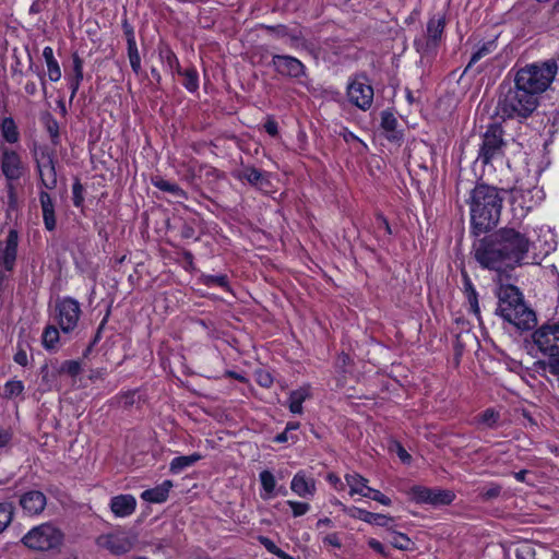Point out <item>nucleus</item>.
Listing matches in <instances>:
<instances>
[{
    "label": "nucleus",
    "mask_w": 559,
    "mask_h": 559,
    "mask_svg": "<svg viewBox=\"0 0 559 559\" xmlns=\"http://www.w3.org/2000/svg\"><path fill=\"white\" fill-rule=\"evenodd\" d=\"M558 71L557 62H535L518 70L514 87L502 92L497 112L503 118H527L538 106L539 96L554 81Z\"/></svg>",
    "instance_id": "obj_1"
},
{
    "label": "nucleus",
    "mask_w": 559,
    "mask_h": 559,
    "mask_svg": "<svg viewBox=\"0 0 559 559\" xmlns=\"http://www.w3.org/2000/svg\"><path fill=\"white\" fill-rule=\"evenodd\" d=\"M531 248L525 231L502 227L484 238L475 250V259L485 269L501 272L522 265Z\"/></svg>",
    "instance_id": "obj_2"
},
{
    "label": "nucleus",
    "mask_w": 559,
    "mask_h": 559,
    "mask_svg": "<svg viewBox=\"0 0 559 559\" xmlns=\"http://www.w3.org/2000/svg\"><path fill=\"white\" fill-rule=\"evenodd\" d=\"M503 198L488 185H477L469 194L471 225L475 235L492 229L499 222Z\"/></svg>",
    "instance_id": "obj_3"
},
{
    "label": "nucleus",
    "mask_w": 559,
    "mask_h": 559,
    "mask_svg": "<svg viewBox=\"0 0 559 559\" xmlns=\"http://www.w3.org/2000/svg\"><path fill=\"white\" fill-rule=\"evenodd\" d=\"M498 307L496 313L519 330H531L537 323L535 312L530 309L522 293L514 285H500L497 293Z\"/></svg>",
    "instance_id": "obj_4"
},
{
    "label": "nucleus",
    "mask_w": 559,
    "mask_h": 559,
    "mask_svg": "<svg viewBox=\"0 0 559 559\" xmlns=\"http://www.w3.org/2000/svg\"><path fill=\"white\" fill-rule=\"evenodd\" d=\"M445 14L432 15L426 26V31L414 40V47L421 59L430 60L436 57L443 39L445 28Z\"/></svg>",
    "instance_id": "obj_5"
},
{
    "label": "nucleus",
    "mask_w": 559,
    "mask_h": 559,
    "mask_svg": "<svg viewBox=\"0 0 559 559\" xmlns=\"http://www.w3.org/2000/svg\"><path fill=\"white\" fill-rule=\"evenodd\" d=\"M63 534L52 523H43L33 527L22 538V543L29 549L48 551L62 545Z\"/></svg>",
    "instance_id": "obj_6"
},
{
    "label": "nucleus",
    "mask_w": 559,
    "mask_h": 559,
    "mask_svg": "<svg viewBox=\"0 0 559 559\" xmlns=\"http://www.w3.org/2000/svg\"><path fill=\"white\" fill-rule=\"evenodd\" d=\"M260 28L264 29L275 39L283 40L284 44L296 51L310 50L311 43L305 34V27L299 24H260Z\"/></svg>",
    "instance_id": "obj_7"
},
{
    "label": "nucleus",
    "mask_w": 559,
    "mask_h": 559,
    "mask_svg": "<svg viewBox=\"0 0 559 559\" xmlns=\"http://www.w3.org/2000/svg\"><path fill=\"white\" fill-rule=\"evenodd\" d=\"M504 146L506 142L501 126L491 124L483 135L477 159L484 165L491 164L503 156Z\"/></svg>",
    "instance_id": "obj_8"
},
{
    "label": "nucleus",
    "mask_w": 559,
    "mask_h": 559,
    "mask_svg": "<svg viewBox=\"0 0 559 559\" xmlns=\"http://www.w3.org/2000/svg\"><path fill=\"white\" fill-rule=\"evenodd\" d=\"M533 340L538 349L550 357V369L556 372L559 369V337L554 324L543 325L533 334Z\"/></svg>",
    "instance_id": "obj_9"
},
{
    "label": "nucleus",
    "mask_w": 559,
    "mask_h": 559,
    "mask_svg": "<svg viewBox=\"0 0 559 559\" xmlns=\"http://www.w3.org/2000/svg\"><path fill=\"white\" fill-rule=\"evenodd\" d=\"M271 67L278 75L296 80L300 84H305L308 79L307 67L290 55H273Z\"/></svg>",
    "instance_id": "obj_10"
},
{
    "label": "nucleus",
    "mask_w": 559,
    "mask_h": 559,
    "mask_svg": "<svg viewBox=\"0 0 559 559\" xmlns=\"http://www.w3.org/2000/svg\"><path fill=\"white\" fill-rule=\"evenodd\" d=\"M81 307L78 300L63 297L56 301V321L63 333L72 332L79 323Z\"/></svg>",
    "instance_id": "obj_11"
},
{
    "label": "nucleus",
    "mask_w": 559,
    "mask_h": 559,
    "mask_svg": "<svg viewBox=\"0 0 559 559\" xmlns=\"http://www.w3.org/2000/svg\"><path fill=\"white\" fill-rule=\"evenodd\" d=\"M409 495L416 503H427L433 507L449 506L455 499V493L448 489H435L424 486H414Z\"/></svg>",
    "instance_id": "obj_12"
},
{
    "label": "nucleus",
    "mask_w": 559,
    "mask_h": 559,
    "mask_svg": "<svg viewBox=\"0 0 559 559\" xmlns=\"http://www.w3.org/2000/svg\"><path fill=\"white\" fill-rule=\"evenodd\" d=\"M540 190L536 187L523 188L515 186L511 190V205L516 213L520 211V216H525L537 203L542 200Z\"/></svg>",
    "instance_id": "obj_13"
},
{
    "label": "nucleus",
    "mask_w": 559,
    "mask_h": 559,
    "mask_svg": "<svg viewBox=\"0 0 559 559\" xmlns=\"http://www.w3.org/2000/svg\"><path fill=\"white\" fill-rule=\"evenodd\" d=\"M19 245V233L11 228L4 241L0 240V282L5 272H12L15 266Z\"/></svg>",
    "instance_id": "obj_14"
},
{
    "label": "nucleus",
    "mask_w": 559,
    "mask_h": 559,
    "mask_svg": "<svg viewBox=\"0 0 559 559\" xmlns=\"http://www.w3.org/2000/svg\"><path fill=\"white\" fill-rule=\"evenodd\" d=\"M96 545L112 555L120 556L133 548V540L124 532H112L99 535L96 538Z\"/></svg>",
    "instance_id": "obj_15"
},
{
    "label": "nucleus",
    "mask_w": 559,
    "mask_h": 559,
    "mask_svg": "<svg viewBox=\"0 0 559 559\" xmlns=\"http://www.w3.org/2000/svg\"><path fill=\"white\" fill-rule=\"evenodd\" d=\"M347 97L349 103L362 110H367L373 102V88L365 78H357L349 83Z\"/></svg>",
    "instance_id": "obj_16"
},
{
    "label": "nucleus",
    "mask_w": 559,
    "mask_h": 559,
    "mask_svg": "<svg viewBox=\"0 0 559 559\" xmlns=\"http://www.w3.org/2000/svg\"><path fill=\"white\" fill-rule=\"evenodd\" d=\"M36 162L43 186L47 189L56 188L57 174L51 154L43 152L40 156L36 158Z\"/></svg>",
    "instance_id": "obj_17"
},
{
    "label": "nucleus",
    "mask_w": 559,
    "mask_h": 559,
    "mask_svg": "<svg viewBox=\"0 0 559 559\" xmlns=\"http://www.w3.org/2000/svg\"><path fill=\"white\" fill-rule=\"evenodd\" d=\"M46 504V496L39 490H29L20 497V506L28 515L40 514L45 510Z\"/></svg>",
    "instance_id": "obj_18"
},
{
    "label": "nucleus",
    "mask_w": 559,
    "mask_h": 559,
    "mask_svg": "<svg viewBox=\"0 0 559 559\" xmlns=\"http://www.w3.org/2000/svg\"><path fill=\"white\" fill-rule=\"evenodd\" d=\"M290 489L294 493L301 498H312L317 491L316 480L308 477L305 472H297L292 481Z\"/></svg>",
    "instance_id": "obj_19"
},
{
    "label": "nucleus",
    "mask_w": 559,
    "mask_h": 559,
    "mask_svg": "<svg viewBox=\"0 0 559 559\" xmlns=\"http://www.w3.org/2000/svg\"><path fill=\"white\" fill-rule=\"evenodd\" d=\"M1 169L8 180H16L22 175L21 158L14 151L4 150L2 153Z\"/></svg>",
    "instance_id": "obj_20"
},
{
    "label": "nucleus",
    "mask_w": 559,
    "mask_h": 559,
    "mask_svg": "<svg viewBox=\"0 0 559 559\" xmlns=\"http://www.w3.org/2000/svg\"><path fill=\"white\" fill-rule=\"evenodd\" d=\"M82 370L81 364L78 360H64L60 365H52L49 367L45 365L41 367V373L44 380L48 379V377H59L62 373L69 374L71 377H76L80 374Z\"/></svg>",
    "instance_id": "obj_21"
},
{
    "label": "nucleus",
    "mask_w": 559,
    "mask_h": 559,
    "mask_svg": "<svg viewBox=\"0 0 559 559\" xmlns=\"http://www.w3.org/2000/svg\"><path fill=\"white\" fill-rule=\"evenodd\" d=\"M110 510L117 518L131 515L136 508V499L132 495H118L110 500Z\"/></svg>",
    "instance_id": "obj_22"
},
{
    "label": "nucleus",
    "mask_w": 559,
    "mask_h": 559,
    "mask_svg": "<svg viewBox=\"0 0 559 559\" xmlns=\"http://www.w3.org/2000/svg\"><path fill=\"white\" fill-rule=\"evenodd\" d=\"M516 559H558V555L554 550L540 549L537 554L534 545L531 543H521L515 549Z\"/></svg>",
    "instance_id": "obj_23"
},
{
    "label": "nucleus",
    "mask_w": 559,
    "mask_h": 559,
    "mask_svg": "<svg viewBox=\"0 0 559 559\" xmlns=\"http://www.w3.org/2000/svg\"><path fill=\"white\" fill-rule=\"evenodd\" d=\"M174 484L171 480L166 479L154 488L146 489L141 493V498L151 503H163L167 500L169 491Z\"/></svg>",
    "instance_id": "obj_24"
},
{
    "label": "nucleus",
    "mask_w": 559,
    "mask_h": 559,
    "mask_svg": "<svg viewBox=\"0 0 559 559\" xmlns=\"http://www.w3.org/2000/svg\"><path fill=\"white\" fill-rule=\"evenodd\" d=\"M234 176L239 180H246L252 186L263 187L269 183L265 173H262L255 167L246 166L234 173Z\"/></svg>",
    "instance_id": "obj_25"
},
{
    "label": "nucleus",
    "mask_w": 559,
    "mask_h": 559,
    "mask_svg": "<svg viewBox=\"0 0 559 559\" xmlns=\"http://www.w3.org/2000/svg\"><path fill=\"white\" fill-rule=\"evenodd\" d=\"M158 57L164 68L170 72V74H181V67L176 53L167 45H162L158 48Z\"/></svg>",
    "instance_id": "obj_26"
},
{
    "label": "nucleus",
    "mask_w": 559,
    "mask_h": 559,
    "mask_svg": "<svg viewBox=\"0 0 559 559\" xmlns=\"http://www.w3.org/2000/svg\"><path fill=\"white\" fill-rule=\"evenodd\" d=\"M463 292L469 306V310L479 319L480 309L478 304V295L466 272H462Z\"/></svg>",
    "instance_id": "obj_27"
},
{
    "label": "nucleus",
    "mask_w": 559,
    "mask_h": 559,
    "mask_svg": "<svg viewBox=\"0 0 559 559\" xmlns=\"http://www.w3.org/2000/svg\"><path fill=\"white\" fill-rule=\"evenodd\" d=\"M259 479L261 483L260 497L263 500L272 499L276 496L277 483L275 476L269 469L260 472Z\"/></svg>",
    "instance_id": "obj_28"
},
{
    "label": "nucleus",
    "mask_w": 559,
    "mask_h": 559,
    "mask_svg": "<svg viewBox=\"0 0 559 559\" xmlns=\"http://www.w3.org/2000/svg\"><path fill=\"white\" fill-rule=\"evenodd\" d=\"M346 485L349 487V496L359 495L364 497L366 495L368 486V479L357 473L345 475Z\"/></svg>",
    "instance_id": "obj_29"
},
{
    "label": "nucleus",
    "mask_w": 559,
    "mask_h": 559,
    "mask_svg": "<svg viewBox=\"0 0 559 559\" xmlns=\"http://www.w3.org/2000/svg\"><path fill=\"white\" fill-rule=\"evenodd\" d=\"M310 396V388L301 386L297 390H294L289 393L288 397V407L289 411L294 414H301L302 403Z\"/></svg>",
    "instance_id": "obj_30"
},
{
    "label": "nucleus",
    "mask_w": 559,
    "mask_h": 559,
    "mask_svg": "<svg viewBox=\"0 0 559 559\" xmlns=\"http://www.w3.org/2000/svg\"><path fill=\"white\" fill-rule=\"evenodd\" d=\"M202 459L200 453H192L190 455L176 456L169 464V472L171 474H180L188 467L194 465Z\"/></svg>",
    "instance_id": "obj_31"
},
{
    "label": "nucleus",
    "mask_w": 559,
    "mask_h": 559,
    "mask_svg": "<svg viewBox=\"0 0 559 559\" xmlns=\"http://www.w3.org/2000/svg\"><path fill=\"white\" fill-rule=\"evenodd\" d=\"M152 185L160 191L168 192L178 199H188L187 192L177 183L168 181L162 177L152 178Z\"/></svg>",
    "instance_id": "obj_32"
},
{
    "label": "nucleus",
    "mask_w": 559,
    "mask_h": 559,
    "mask_svg": "<svg viewBox=\"0 0 559 559\" xmlns=\"http://www.w3.org/2000/svg\"><path fill=\"white\" fill-rule=\"evenodd\" d=\"M128 57L133 72L139 74L141 70V57L132 31H130L128 37Z\"/></svg>",
    "instance_id": "obj_33"
},
{
    "label": "nucleus",
    "mask_w": 559,
    "mask_h": 559,
    "mask_svg": "<svg viewBox=\"0 0 559 559\" xmlns=\"http://www.w3.org/2000/svg\"><path fill=\"white\" fill-rule=\"evenodd\" d=\"M43 346L52 350L56 349L60 340L59 330L55 325H48L43 332Z\"/></svg>",
    "instance_id": "obj_34"
},
{
    "label": "nucleus",
    "mask_w": 559,
    "mask_h": 559,
    "mask_svg": "<svg viewBox=\"0 0 559 559\" xmlns=\"http://www.w3.org/2000/svg\"><path fill=\"white\" fill-rule=\"evenodd\" d=\"M1 132L4 140L9 143H15L19 141L17 127L12 118H4L1 123Z\"/></svg>",
    "instance_id": "obj_35"
},
{
    "label": "nucleus",
    "mask_w": 559,
    "mask_h": 559,
    "mask_svg": "<svg viewBox=\"0 0 559 559\" xmlns=\"http://www.w3.org/2000/svg\"><path fill=\"white\" fill-rule=\"evenodd\" d=\"M14 515V506L11 502H0V534L11 524Z\"/></svg>",
    "instance_id": "obj_36"
},
{
    "label": "nucleus",
    "mask_w": 559,
    "mask_h": 559,
    "mask_svg": "<svg viewBox=\"0 0 559 559\" xmlns=\"http://www.w3.org/2000/svg\"><path fill=\"white\" fill-rule=\"evenodd\" d=\"M183 76V86L189 92H197L199 88V74L194 68L187 69L185 71L181 70V74Z\"/></svg>",
    "instance_id": "obj_37"
},
{
    "label": "nucleus",
    "mask_w": 559,
    "mask_h": 559,
    "mask_svg": "<svg viewBox=\"0 0 559 559\" xmlns=\"http://www.w3.org/2000/svg\"><path fill=\"white\" fill-rule=\"evenodd\" d=\"M497 48V44L495 40H489L485 44H483L480 47H478L472 55L468 67H471L473 63L478 62L481 58L490 55Z\"/></svg>",
    "instance_id": "obj_38"
},
{
    "label": "nucleus",
    "mask_w": 559,
    "mask_h": 559,
    "mask_svg": "<svg viewBox=\"0 0 559 559\" xmlns=\"http://www.w3.org/2000/svg\"><path fill=\"white\" fill-rule=\"evenodd\" d=\"M499 418L500 415L498 412L488 408L478 416L477 423L486 428H493L497 426Z\"/></svg>",
    "instance_id": "obj_39"
},
{
    "label": "nucleus",
    "mask_w": 559,
    "mask_h": 559,
    "mask_svg": "<svg viewBox=\"0 0 559 559\" xmlns=\"http://www.w3.org/2000/svg\"><path fill=\"white\" fill-rule=\"evenodd\" d=\"M390 543L394 548L400 550H409L413 545L412 540L405 534L399 532L392 534Z\"/></svg>",
    "instance_id": "obj_40"
},
{
    "label": "nucleus",
    "mask_w": 559,
    "mask_h": 559,
    "mask_svg": "<svg viewBox=\"0 0 559 559\" xmlns=\"http://www.w3.org/2000/svg\"><path fill=\"white\" fill-rule=\"evenodd\" d=\"M24 391V384L20 380H11L4 384L3 394L8 399H12L22 394Z\"/></svg>",
    "instance_id": "obj_41"
},
{
    "label": "nucleus",
    "mask_w": 559,
    "mask_h": 559,
    "mask_svg": "<svg viewBox=\"0 0 559 559\" xmlns=\"http://www.w3.org/2000/svg\"><path fill=\"white\" fill-rule=\"evenodd\" d=\"M397 126V120L392 112L383 111L381 114V128L386 132H394Z\"/></svg>",
    "instance_id": "obj_42"
},
{
    "label": "nucleus",
    "mask_w": 559,
    "mask_h": 559,
    "mask_svg": "<svg viewBox=\"0 0 559 559\" xmlns=\"http://www.w3.org/2000/svg\"><path fill=\"white\" fill-rule=\"evenodd\" d=\"M286 503L290 507L294 518L305 515L310 510V504L307 502L288 500Z\"/></svg>",
    "instance_id": "obj_43"
},
{
    "label": "nucleus",
    "mask_w": 559,
    "mask_h": 559,
    "mask_svg": "<svg viewBox=\"0 0 559 559\" xmlns=\"http://www.w3.org/2000/svg\"><path fill=\"white\" fill-rule=\"evenodd\" d=\"M204 284L207 286H218L222 288L228 287V278L226 275H206L204 277Z\"/></svg>",
    "instance_id": "obj_44"
},
{
    "label": "nucleus",
    "mask_w": 559,
    "mask_h": 559,
    "mask_svg": "<svg viewBox=\"0 0 559 559\" xmlns=\"http://www.w3.org/2000/svg\"><path fill=\"white\" fill-rule=\"evenodd\" d=\"M390 521H392V518L373 512H368V516L366 519V523L378 526H386Z\"/></svg>",
    "instance_id": "obj_45"
},
{
    "label": "nucleus",
    "mask_w": 559,
    "mask_h": 559,
    "mask_svg": "<svg viewBox=\"0 0 559 559\" xmlns=\"http://www.w3.org/2000/svg\"><path fill=\"white\" fill-rule=\"evenodd\" d=\"M343 512L346 515H348L349 518L357 519V520L366 522V519L368 516V512L369 511L360 509V508H357V507L343 506Z\"/></svg>",
    "instance_id": "obj_46"
},
{
    "label": "nucleus",
    "mask_w": 559,
    "mask_h": 559,
    "mask_svg": "<svg viewBox=\"0 0 559 559\" xmlns=\"http://www.w3.org/2000/svg\"><path fill=\"white\" fill-rule=\"evenodd\" d=\"M364 497L370 498L383 506H390L392 503V501L389 497H386L381 491L373 489L371 487L369 489H367L366 495Z\"/></svg>",
    "instance_id": "obj_47"
},
{
    "label": "nucleus",
    "mask_w": 559,
    "mask_h": 559,
    "mask_svg": "<svg viewBox=\"0 0 559 559\" xmlns=\"http://www.w3.org/2000/svg\"><path fill=\"white\" fill-rule=\"evenodd\" d=\"M46 129H47V132L49 133L52 142L55 144H57L59 141V123H58V121L55 118L49 117L46 121Z\"/></svg>",
    "instance_id": "obj_48"
},
{
    "label": "nucleus",
    "mask_w": 559,
    "mask_h": 559,
    "mask_svg": "<svg viewBox=\"0 0 559 559\" xmlns=\"http://www.w3.org/2000/svg\"><path fill=\"white\" fill-rule=\"evenodd\" d=\"M47 73L51 82H58L61 79V68L58 60L47 63Z\"/></svg>",
    "instance_id": "obj_49"
},
{
    "label": "nucleus",
    "mask_w": 559,
    "mask_h": 559,
    "mask_svg": "<svg viewBox=\"0 0 559 559\" xmlns=\"http://www.w3.org/2000/svg\"><path fill=\"white\" fill-rule=\"evenodd\" d=\"M259 543L272 555L278 557L282 552V549L276 546V544L266 536H259Z\"/></svg>",
    "instance_id": "obj_50"
},
{
    "label": "nucleus",
    "mask_w": 559,
    "mask_h": 559,
    "mask_svg": "<svg viewBox=\"0 0 559 559\" xmlns=\"http://www.w3.org/2000/svg\"><path fill=\"white\" fill-rule=\"evenodd\" d=\"M72 194H73V204L76 207H80L83 205L84 197H83V186L76 181L72 186Z\"/></svg>",
    "instance_id": "obj_51"
},
{
    "label": "nucleus",
    "mask_w": 559,
    "mask_h": 559,
    "mask_svg": "<svg viewBox=\"0 0 559 559\" xmlns=\"http://www.w3.org/2000/svg\"><path fill=\"white\" fill-rule=\"evenodd\" d=\"M501 486L497 484H491L488 488H485L481 491V497L485 500H490L497 498L501 493Z\"/></svg>",
    "instance_id": "obj_52"
},
{
    "label": "nucleus",
    "mask_w": 559,
    "mask_h": 559,
    "mask_svg": "<svg viewBox=\"0 0 559 559\" xmlns=\"http://www.w3.org/2000/svg\"><path fill=\"white\" fill-rule=\"evenodd\" d=\"M73 73L74 75L72 79L80 81L83 80V61L76 53L73 55Z\"/></svg>",
    "instance_id": "obj_53"
},
{
    "label": "nucleus",
    "mask_w": 559,
    "mask_h": 559,
    "mask_svg": "<svg viewBox=\"0 0 559 559\" xmlns=\"http://www.w3.org/2000/svg\"><path fill=\"white\" fill-rule=\"evenodd\" d=\"M39 201H40V206H41V211L43 212H47L49 210H53L55 209L52 199H51L50 194L47 193L46 191H41L40 192Z\"/></svg>",
    "instance_id": "obj_54"
},
{
    "label": "nucleus",
    "mask_w": 559,
    "mask_h": 559,
    "mask_svg": "<svg viewBox=\"0 0 559 559\" xmlns=\"http://www.w3.org/2000/svg\"><path fill=\"white\" fill-rule=\"evenodd\" d=\"M43 219L45 227L50 231L53 230L56 228L55 209L49 210L47 212H43Z\"/></svg>",
    "instance_id": "obj_55"
},
{
    "label": "nucleus",
    "mask_w": 559,
    "mask_h": 559,
    "mask_svg": "<svg viewBox=\"0 0 559 559\" xmlns=\"http://www.w3.org/2000/svg\"><path fill=\"white\" fill-rule=\"evenodd\" d=\"M325 546H331L340 549L342 547V542L337 533H331L323 537L322 539Z\"/></svg>",
    "instance_id": "obj_56"
},
{
    "label": "nucleus",
    "mask_w": 559,
    "mask_h": 559,
    "mask_svg": "<svg viewBox=\"0 0 559 559\" xmlns=\"http://www.w3.org/2000/svg\"><path fill=\"white\" fill-rule=\"evenodd\" d=\"M12 430L10 428H0V449L5 448L12 440Z\"/></svg>",
    "instance_id": "obj_57"
},
{
    "label": "nucleus",
    "mask_w": 559,
    "mask_h": 559,
    "mask_svg": "<svg viewBox=\"0 0 559 559\" xmlns=\"http://www.w3.org/2000/svg\"><path fill=\"white\" fill-rule=\"evenodd\" d=\"M376 222H377L378 228L383 229L388 235L392 234L391 226H390L388 219L385 218V216L383 214L378 213L376 215Z\"/></svg>",
    "instance_id": "obj_58"
},
{
    "label": "nucleus",
    "mask_w": 559,
    "mask_h": 559,
    "mask_svg": "<svg viewBox=\"0 0 559 559\" xmlns=\"http://www.w3.org/2000/svg\"><path fill=\"white\" fill-rule=\"evenodd\" d=\"M258 383L263 388H270L273 383V379L267 372H260L258 374Z\"/></svg>",
    "instance_id": "obj_59"
},
{
    "label": "nucleus",
    "mask_w": 559,
    "mask_h": 559,
    "mask_svg": "<svg viewBox=\"0 0 559 559\" xmlns=\"http://www.w3.org/2000/svg\"><path fill=\"white\" fill-rule=\"evenodd\" d=\"M368 546L380 555H385L384 546L376 538L368 539Z\"/></svg>",
    "instance_id": "obj_60"
},
{
    "label": "nucleus",
    "mask_w": 559,
    "mask_h": 559,
    "mask_svg": "<svg viewBox=\"0 0 559 559\" xmlns=\"http://www.w3.org/2000/svg\"><path fill=\"white\" fill-rule=\"evenodd\" d=\"M396 454L403 463H411V454L400 443H396Z\"/></svg>",
    "instance_id": "obj_61"
},
{
    "label": "nucleus",
    "mask_w": 559,
    "mask_h": 559,
    "mask_svg": "<svg viewBox=\"0 0 559 559\" xmlns=\"http://www.w3.org/2000/svg\"><path fill=\"white\" fill-rule=\"evenodd\" d=\"M264 129L271 136H276L278 134V126L275 120H267L264 124Z\"/></svg>",
    "instance_id": "obj_62"
},
{
    "label": "nucleus",
    "mask_w": 559,
    "mask_h": 559,
    "mask_svg": "<svg viewBox=\"0 0 559 559\" xmlns=\"http://www.w3.org/2000/svg\"><path fill=\"white\" fill-rule=\"evenodd\" d=\"M40 374L43 376L41 372H40ZM57 378L58 377H48V379L44 380V378L41 377V383L45 386V390L50 391L53 389H58Z\"/></svg>",
    "instance_id": "obj_63"
},
{
    "label": "nucleus",
    "mask_w": 559,
    "mask_h": 559,
    "mask_svg": "<svg viewBox=\"0 0 559 559\" xmlns=\"http://www.w3.org/2000/svg\"><path fill=\"white\" fill-rule=\"evenodd\" d=\"M14 361L23 367L26 366L28 362L26 352L23 349L17 350L14 355Z\"/></svg>",
    "instance_id": "obj_64"
}]
</instances>
